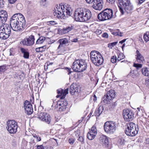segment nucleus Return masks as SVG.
<instances>
[{
  "label": "nucleus",
  "instance_id": "f257e3e1",
  "mask_svg": "<svg viewBox=\"0 0 149 149\" xmlns=\"http://www.w3.org/2000/svg\"><path fill=\"white\" fill-rule=\"evenodd\" d=\"M10 24L14 31H22L24 29L25 24L24 17L20 13L15 14L10 18Z\"/></svg>",
  "mask_w": 149,
  "mask_h": 149
},
{
  "label": "nucleus",
  "instance_id": "f03ea898",
  "mask_svg": "<svg viewBox=\"0 0 149 149\" xmlns=\"http://www.w3.org/2000/svg\"><path fill=\"white\" fill-rule=\"evenodd\" d=\"M70 6L67 4L61 3L56 7L57 10L54 13V16L59 19H65L72 14V9Z\"/></svg>",
  "mask_w": 149,
  "mask_h": 149
},
{
  "label": "nucleus",
  "instance_id": "7ed1b4c3",
  "mask_svg": "<svg viewBox=\"0 0 149 149\" xmlns=\"http://www.w3.org/2000/svg\"><path fill=\"white\" fill-rule=\"evenodd\" d=\"M75 20L81 22L88 20L91 17V13L90 10L83 8H79L75 10Z\"/></svg>",
  "mask_w": 149,
  "mask_h": 149
},
{
  "label": "nucleus",
  "instance_id": "20e7f679",
  "mask_svg": "<svg viewBox=\"0 0 149 149\" xmlns=\"http://www.w3.org/2000/svg\"><path fill=\"white\" fill-rule=\"evenodd\" d=\"M118 7L121 13L123 14L124 11L127 13H130L133 10V6L130 0H118Z\"/></svg>",
  "mask_w": 149,
  "mask_h": 149
},
{
  "label": "nucleus",
  "instance_id": "39448f33",
  "mask_svg": "<svg viewBox=\"0 0 149 149\" xmlns=\"http://www.w3.org/2000/svg\"><path fill=\"white\" fill-rule=\"evenodd\" d=\"M75 72H77V78L80 79L83 76L81 72L85 70L87 68V64L84 61L81 59L75 60Z\"/></svg>",
  "mask_w": 149,
  "mask_h": 149
},
{
  "label": "nucleus",
  "instance_id": "423d86ee",
  "mask_svg": "<svg viewBox=\"0 0 149 149\" xmlns=\"http://www.w3.org/2000/svg\"><path fill=\"white\" fill-rule=\"evenodd\" d=\"M0 26V38L3 39H7L10 36L11 32V26L7 24H1Z\"/></svg>",
  "mask_w": 149,
  "mask_h": 149
},
{
  "label": "nucleus",
  "instance_id": "0eeeda50",
  "mask_svg": "<svg viewBox=\"0 0 149 149\" xmlns=\"http://www.w3.org/2000/svg\"><path fill=\"white\" fill-rule=\"evenodd\" d=\"M90 58L92 62L97 66L101 65L103 62L102 55L97 51H92L90 53Z\"/></svg>",
  "mask_w": 149,
  "mask_h": 149
},
{
  "label": "nucleus",
  "instance_id": "6e6552de",
  "mask_svg": "<svg viewBox=\"0 0 149 149\" xmlns=\"http://www.w3.org/2000/svg\"><path fill=\"white\" fill-rule=\"evenodd\" d=\"M115 17L113 15L112 10L110 8L105 9L99 13L97 16L98 19L101 21L109 20Z\"/></svg>",
  "mask_w": 149,
  "mask_h": 149
},
{
  "label": "nucleus",
  "instance_id": "1a4fd4ad",
  "mask_svg": "<svg viewBox=\"0 0 149 149\" xmlns=\"http://www.w3.org/2000/svg\"><path fill=\"white\" fill-rule=\"evenodd\" d=\"M127 126L125 132L127 136H133L137 134L139 131L137 125L133 123L130 122L127 124Z\"/></svg>",
  "mask_w": 149,
  "mask_h": 149
},
{
  "label": "nucleus",
  "instance_id": "9d476101",
  "mask_svg": "<svg viewBox=\"0 0 149 149\" xmlns=\"http://www.w3.org/2000/svg\"><path fill=\"white\" fill-rule=\"evenodd\" d=\"M105 132L108 134H113L116 131V123L113 121H107L104 126Z\"/></svg>",
  "mask_w": 149,
  "mask_h": 149
},
{
  "label": "nucleus",
  "instance_id": "9b49d317",
  "mask_svg": "<svg viewBox=\"0 0 149 149\" xmlns=\"http://www.w3.org/2000/svg\"><path fill=\"white\" fill-rule=\"evenodd\" d=\"M68 88L65 90H63L62 95L60 97V101L58 103V104L60 107H59V111L65 110L66 109V106L68 104V103L66 100H65L64 99L65 96L68 93Z\"/></svg>",
  "mask_w": 149,
  "mask_h": 149
},
{
  "label": "nucleus",
  "instance_id": "f8f14e48",
  "mask_svg": "<svg viewBox=\"0 0 149 149\" xmlns=\"http://www.w3.org/2000/svg\"><path fill=\"white\" fill-rule=\"evenodd\" d=\"M6 129L10 134H15L17 131L18 127L17 123L14 120H8L7 122Z\"/></svg>",
  "mask_w": 149,
  "mask_h": 149
},
{
  "label": "nucleus",
  "instance_id": "ddd939ff",
  "mask_svg": "<svg viewBox=\"0 0 149 149\" xmlns=\"http://www.w3.org/2000/svg\"><path fill=\"white\" fill-rule=\"evenodd\" d=\"M123 114L124 119L127 121L132 120L134 118V112L128 109H124L123 111Z\"/></svg>",
  "mask_w": 149,
  "mask_h": 149
},
{
  "label": "nucleus",
  "instance_id": "4468645a",
  "mask_svg": "<svg viewBox=\"0 0 149 149\" xmlns=\"http://www.w3.org/2000/svg\"><path fill=\"white\" fill-rule=\"evenodd\" d=\"M24 106L25 112L30 115L33 112V109L31 104L29 102L26 100L24 103Z\"/></svg>",
  "mask_w": 149,
  "mask_h": 149
},
{
  "label": "nucleus",
  "instance_id": "2eb2a0df",
  "mask_svg": "<svg viewBox=\"0 0 149 149\" xmlns=\"http://www.w3.org/2000/svg\"><path fill=\"white\" fill-rule=\"evenodd\" d=\"M115 95V91L111 90L107 92L106 95L104 96V100H105L107 101L110 102L112 99L114 98Z\"/></svg>",
  "mask_w": 149,
  "mask_h": 149
},
{
  "label": "nucleus",
  "instance_id": "dca6fc26",
  "mask_svg": "<svg viewBox=\"0 0 149 149\" xmlns=\"http://www.w3.org/2000/svg\"><path fill=\"white\" fill-rule=\"evenodd\" d=\"M7 17V14L6 11L3 10L0 11V24L6 22Z\"/></svg>",
  "mask_w": 149,
  "mask_h": 149
},
{
  "label": "nucleus",
  "instance_id": "f3484780",
  "mask_svg": "<svg viewBox=\"0 0 149 149\" xmlns=\"http://www.w3.org/2000/svg\"><path fill=\"white\" fill-rule=\"evenodd\" d=\"M100 142L101 143L106 147H107L109 145V141L107 137L104 135H100L99 138Z\"/></svg>",
  "mask_w": 149,
  "mask_h": 149
},
{
  "label": "nucleus",
  "instance_id": "a211bd4d",
  "mask_svg": "<svg viewBox=\"0 0 149 149\" xmlns=\"http://www.w3.org/2000/svg\"><path fill=\"white\" fill-rule=\"evenodd\" d=\"M57 42L60 44L58 49L61 47H63L65 46L68 42V41L66 38L60 39L57 41Z\"/></svg>",
  "mask_w": 149,
  "mask_h": 149
},
{
  "label": "nucleus",
  "instance_id": "6ab92c4d",
  "mask_svg": "<svg viewBox=\"0 0 149 149\" xmlns=\"http://www.w3.org/2000/svg\"><path fill=\"white\" fill-rule=\"evenodd\" d=\"M104 109V107L102 106H98V107L96 109L94 114L96 116H99L102 113Z\"/></svg>",
  "mask_w": 149,
  "mask_h": 149
},
{
  "label": "nucleus",
  "instance_id": "aec40b11",
  "mask_svg": "<svg viewBox=\"0 0 149 149\" xmlns=\"http://www.w3.org/2000/svg\"><path fill=\"white\" fill-rule=\"evenodd\" d=\"M20 50L22 53L23 54V56L24 58L26 59L29 58V54L27 49L20 47Z\"/></svg>",
  "mask_w": 149,
  "mask_h": 149
},
{
  "label": "nucleus",
  "instance_id": "412c9836",
  "mask_svg": "<svg viewBox=\"0 0 149 149\" xmlns=\"http://www.w3.org/2000/svg\"><path fill=\"white\" fill-rule=\"evenodd\" d=\"M136 58L137 61L139 63L143 62L144 61V57L141 54L139 51L138 50H137L136 52Z\"/></svg>",
  "mask_w": 149,
  "mask_h": 149
},
{
  "label": "nucleus",
  "instance_id": "4be33fe9",
  "mask_svg": "<svg viewBox=\"0 0 149 149\" xmlns=\"http://www.w3.org/2000/svg\"><path fill=\"white\" fill-rule=\"evenodd\" d=\"M92 3L93 4L92 6V7L95 10H100L102 8L103 4H101L100 5L99 3H97L96 1H94Z\"/></svg>",
  "mask_w": 149,
  "mask_h": 149
},
{
  "label": "nucleus",
  "instance_id": "5701e85b",
  "mask_svg": "<svg viewBox=\"0 0 149 149\" xmlns=\"http://www.w3.org/2000/svg\"><path fill=\"white\" fill-rule=\"evenodd\" d=\"M28 42H29V46L33 45L34 43L35 39L34 36L31 35L28 38H26Z\"/></svg>",
  "mask_w": 149,
  "mask_h": 149
},
{
  "label": "nucleus",
  "instance_id": "b1692460",
  "mask_svg": "<svg viewBox=\"0 0 149 149\" xmlns=\"http://www.w3.org/2000/svg\"><path fill=\"white\" fill-rule=\"evenodd\" d=\"M142 74L146 76L149 77V69L146 67L143 68L141 69Z\"/></svg>",
  "mask_w": 149,
  "mask_h": 149
},
{
  "label": "nucleus",
  "instance_id": "393cba45",
  "mask_svg": "<svg viewBox=\"0 0 149 149\" xmlns=\"http://www.w3.org/2000/svg\"><path fill=\"white\" fill-rule=\"evenodd\" d=\"M45 117L43 121H45L47 123L49 124L51 122V117L49 115L46 113Z\"/></svg>",
  "mask_w": 149,
  "mask_h": 149
},
{
  "label": "nucleus",
  "instance_id": "a878e982",
  "mask_svg": "<svg viewBox=\"0 0 149 149\" xmlns=\"http://www.w3.org/2000/svg\"><path fill=\"white\" fill-rule=\"evenodd\" d=\"M45 40V37L41 36L37 40L36 44H40L42 43Z\"/></svg>",
  "mask_w": 149,
  "mask_h": 149
},
{
  "label": "nucleus",
  "instance_id": "bb28decb",
  "mask_svg": "<svg viewBox=\"0 0 149 149\" xmlns=\"http://www.w3.org/2000/svg\"><path fill=\"white\" fill-rule=\"evenodd\" d=\"M81 87L78 86L75 87V96L78 97L80 94Z\"/></svg>",
  "mask_w": 149,
  "mask_h": 149
},
{
  "label": "nucleus",
  "instance_id": "cd10ccee",
  "mask_svg": "<svg viewBox=\"0 0 149 149\" xmlns=\"http://www.w3.org/2000/svg\"><path fill=\"white\" fill-rule=\"evenodd\" d=\"M76 133L77 135L76 134L77 138H78V140L81 141L82 142L84 140V138L83 136H81L80 134V130H77L76 132Z\"/></svg>",
  "mask_w": 149,
  "mask_h": 149
},
{
  "label": "nucleus",
  "instance_id": "c85d7f7f",
  "mask_svg": "<svg viewBox=\"0 0 149 149\" xmlns=\"http://www.w3.org/2000/svg\"><path fill=\"white\" fill-rule=\"evenodd\" d=\"M95 134L89 132L87 134V136L88 138L90 140H92L94 139L96 136Z\"/></svg>",
  "mask_w": 149,
  "mask_h": 149
},
{
  "label": "nucleus",
  "instance_id": "c756f323",
  "mask_svg": "<svg viewBox=\"0 0 149 149\" xmlns=\"http://www.w3.org/2000/svg\"><path fill=\"white\" fill-rule=\"evenodd\" d=\"M29 43V42H28L26 38H25L24 39H22L20 43L22 45L24 46L25 45L27 46H29V43Z\"/></svg>",
  "mask_w": 149,
  "mask_h": 149
},
{
  "label": "nucleus",
  "instance_id": "7c9ffc66",
  "mask_svg": "<svg viewBox=\"0 0 149 149\" xmlns=\"http://www.w3.org/2000/svg\"><path fill=\"white\" fill-rule=\"evenodd\" d=\"M46 113H46L44 112L40 113L38 116V118H39L41 120L43 121L45 117V116H46Z\"/></svg>",
  "mask_w": 149,
  "mask_h": 149
},
{
  "label": "nucleus",
  "instance_id": "2f4dec72",
  "mask_svg": "<svg viewBox=\"0 0 149 149\" xmlns=\"http://www.w3.org/2000/svg\"><path fill=\"white\" fill-rule=\"evenodd\" d=\"M143 39L146 42L149 41V32H146L144 34Z\"/></svg>",
  "mask_w": 149,
  "mask_h": 149
},
{
  "label": "nucleus",
  "instance_id": "473e14b6",
  "mask_svg": "<svg viewBox=\"0 0 149 149\" xmlns=\"http://www.w3.org/2000/svg\"><path fill=\"white\" fill-rule=\"evenodd\" d=\"M70 93L72 95L74 94V83H73L70 86Z\"/></svg>",
  "mask_w": 149,
  "mask_h": 149
},
{
  "label": "nucleus",
  "instance_id": "72a5a7b5",
  "mask_svg": "<svg viewBox=\"0 0 149 149\" xmlns=\"http://www.w3.org/2000/svg\"><path fill=\"white\" fill-rule=\"evenodd\" d=\"M112 33L114 36H122V33L120 32L119 30L117 29L112 32Z\"/></svg>",
  "mask_w": 149,
  "mask_h": 149
},
{
  "label": "nucleus",
  "instance_id": "f704fd0d",
  "mask_svg": "<svg viewBox=\"0 0 149 149\" xmlns=\"http://www.w3.org/2000/svg\"><path fill=\"white\" fill-rule=\"evenodd\" d=\"M58 32L61 35L64 34L68 33L66 28H64L62 29H59L58 30Z\"/></svg>",
  "mask_w": 149,
  "mask_h": 149
},
{
  "label": "nucleus",
  "instance_id": "c9c22d12",
  "mask_svg": "<svg viewBox=\"0 0 149 149\" xmlns=\"http://www.w3.org/2000/svg\"><path fill=\"white\" fill-rule=\"evenodd\" d=\"M97 131V130L96 127L93 126L91 128V130H90L89 132L94 134H96Z\"/></svg>",
  "mask_w": 149,
  "mask_h": 149
},
{
  "label": "nucleus",
  "instance_id": "e433bc0d",
  "mask_svg": "<svg viewBox=\"0 0 149 149\" xmlns=\"http://www.w3.org/2000/svg\"><path fill=\"white\" fill-rule=\"evenodd\" d=\"M125 57V56L123 54L120 53L118 55L117 58L118 61H120L121 60L124 58Z\"/></svg>",
  "mask_w": 149,
  "mask_h": 149
},
{
  "label": "nucleus",
  "instance_id": "4c0bfd02",
  "mask_svg": "<svg viewBox=\"0 0 149 149\" xmlns=\"http://www.w3.org/2000/svg\"><path fill=\"white\" fill-rule=\"evenodd\" d=\"M118 43V42H115L111 43H109L108 45V47L110 48H112L116 45Z\"/></svg>",
  "mask_w": 149,
  "mask_h": 149
},
{
  "label": "nucleus",
  "instance_id": "58836bf2",
  "mask_svg": "<svg viewBox=\"0 0 149 149\" xmlns=\"http://www.w3.org/2000/svg\"><path fill=\"white\" fill-rule=\"evenodd\" d=\"M6 65L0 66V73H1L2 72H4L6 70Z\"/></svg>",
  "mask_w": 149,
  "mask_h": 149
},
{
  "label": "nucleus",
  "instance_id": "ea45409f",
  "mask_svg": "<svg viewBox=\"0 0 149 149\" xmlns=\"http://www.w3.org/2000/svg\"><path fill=\"white\" fill-rule=\"evenodd\" d=\"M63 89H61V88L57 90V93L58 94V95H57L56 97H59V96H61L62 95V92H63Z\"/></svg>",
  "mask_w": 149,
  "mask_h": 149
},
{
  "label": "nucleus",
  "instance_id": "a19ab883",
  "mask_svg": "<svg viewBox=\"0 0 149 149\" xmlns=\"http://www.w3.org/2000/svg\"><path fill=\"white\" fill-rule=\"evenodd\" d=\"M133 66L136 68L137 69H139V68H141L142 67V65L141 64L134 63Z\"/></svg>",
  "mask_w": 149,
  "mask_h": 149
},
{
  "label": "nucleus",
  "instance_id": "79ce46f5",
  "mask_svg": "<svg viewBox=\"0 0 149 149\" xmlns=\"http://www.w3.org/2000/svg\"><path fill=\"white\" fill-rule=\"evenodd\" d=\"M117 60V57L116 56H113L111 58V62L113 63H115Z\"/></svg>",
  "mask_w": 149,
  "mask_h": 149
},
{
  "label": "nucleus",
  "instance_id": "37998d69",
  "mask_svg": "<svg viewBox=\"0 0 149 149\" xmlns=\"http://www.w3.org/2000/svg\"><path fill=\"white\" fill-rule=\"evenodd\" d=\"M74 25H70L68 26H67L66 28L67 32H69V31L72 30L74 28Z\"/></svg>",
  "mask_w": 149,
  "mask_h": 149
},
{
  "label": "nucleus",
  "instance_id": "c03bdc74",
  "mask_svg": "<svg viewBox=\"0 0 149 149\" xmlns=\"http://www.w3.org/2000/svg\"><path fill=\"white\" fill-rule=\"evenodd\" d=\"M40 4L42 6H45L47 5L46 0H41Z\"/></svg>",
  "mask_w": 149,
  "mask_h": 149
},
{
  "label": "nucleus",
  "instance_id": "a18cd8bd",
  "mask_svg": "<svg viewBox=\"0 0 149 149\" xmlns=\"http://www.w3.org/2000/svg\"><path fill=\"white\" fill-rule=\"evenodd\" d=\"M145 84L148 86L149 87V78H147L145 80Z\"/></svg>",
  "mask_w": 149,
  "mask_h": 149
},
{
  "label": "nucleus",
  "instance_id": "49530a36",
  "mask_svg": "<svg viewBox=\"0 0 149 149\" xmlns=\"http://www.w3.org/2000/svg\"><path fill=\"white\" fill-rule=\"evenodd\" d=\"M40 48H41V50H40L41 52H42L45 51V49L46 48V46L45 45L42 47H40Z\"/></svg>",
  "mask_w": 149,
  "mask_h": 149
},
{
  "label": "nucleus",
  "instance_id": "de8ad7c7",
  "mask_svg": "<svg viewBox=\"0 0 149 149\" xmlns=\"http://www.w3.org/2000/svg\"><path fill=\"white\" fill-rule=\"evenodd\" d=\"M110 4H113L115 2L116 0H106Z\"/></svg>",
  "mask_w": 149,
  "mask_h": 149
},
{
  "label": "nucleus",
  "instance_id": "09e8293b",
  "mask_svg": "<svg viewBox=\"0 0 149 149\" xmlns=\"http://www.w3.org/2000/svg\"><path fill=\"white\" fill-rule=\"evenodd\" d=\"M17 8L19 10H21L22 8V5L21 4H18L17 5Z\"/></svg>",
  "mask_w": 149,
  "mask_h": 149
},
{
  "label": "nucleus",
  "instance_id": "8fccbe9b",
  "mask_svg": "<svg viewBox=\"0 0 149 149\" xmlns=\"http://www.w3.org/2000/svg\"><path fill=\"white\" fill-rule=\"evenodd\" d=\"M102 31L101 30H97L95 31V33L97 35H100L102 33Z\"/></svg>",
  "mask_w": 149,
  "mask_h": 149
},
{
  "label": "nucleus",
  "instance_id": "3c124183",
  "mask_svg": "<svg viewBox=\"0 0 149 149\" xmlns=\"http://www.w3.org/2000/svg\"><path fill=\"white\" fill-rule=\"evenodd\" d=\"M94 1H96L97 3H99L100 5L101 4H103V3L102 0H94Z\"/></svg>",
  "mask_w": 149,
  "mask_h": 149
},
{
  "label": "nucleus",
  "instance_id": "603ef678",
  "mask_svg": "<svg viewBox=\"0 0 149 149\" xmlns=\"http://www.w3.org/2000/svg\"><path fill=\"white\" fill-rule=\"evenodd\" d=\"M5 2L4 1H0V7L2 8L4 7Z\"/></svg>",
  "mask_w": 149,
  "mask_h": 149
},
{
  "label": "nucleus",
  "instance_id": "864d4df0",
  "mask_svg": "<svg viewBox=\"0 0 149 149\" xmlns=\"http://www.w3.org/2000/svg\"><path fill=\"white\" fill-rule=\"evenodd\" d=\"M65 69L68 72V74H70L71 72L72 71H70V69H71L70 68H68V67H66V68H65Z\"/></svg>",
  "mask_w": 149,
  "mask_h": 149
},
{
  "label": "nucleus",
  "instance_id": "5fc2aeb1",
  "mask_svg": "<svg viewBox=\"0 0 149 149\" xmlns=\"http://www.w3.org/2000/svg\"><path fill=\"white\" fill-rule=\"evenodd\" d=\"M102 36L103 37L105 38H107L108 36L107 33H103Z\"/></svg>",
  "mask_w": 149,
  "mask_h": 149
},
{
  "label": "nucleus",
  "instance_id": "6e6d98bb",
  "mask_svg": "<svg viewBox=\"0 0 149 149\" xmlns=\"http://www.w3.org/2000/svg\"><path fill=\"white\" fill-rule=\"evenodd\" d=\"M37 149H44V148L42 145H41L38 146H37Z\"/></svg>",
  "mask_w": 149,
  "mask_h": 149
},
{
  "label": "nucleus",
  "instance_id": "4d7b16f0",
  "mask_svg": "<svg viewBox=\"0 0 149 149\" xmlns=\"http://www.w3.org/2000/svg\"><path fill=\"white\" fill-rule=\"evenodd\" d=\"M9 3L10 4H13L15 3L17 0H8Z\"/></svg>",
  "mask_w": 149,
  "mask_h": 149
},
{
  "label": "nucleus",
  "instance_id": "13d9d810",
  "mask_svg": "<svg viewBox=\"0 0 149 149\" xmlns=\"http://www.w3.org/2000/svg\"><path fill=\"white\" fill-rule=\"evenodd\" d=\"M86 2L88 3H92L94 0H86Z\"/></svg>",
  "mask_w": 149,
  "mask_h": 149
},
{
  "label": "nucleus",
  "instance_id": "bf43d9fd",
  "mask_svg": "<svg viewBox=\"0 0 149 149\" xmlns=\"http://www.w3.org/2000/svg\"><path fill=\"white\" fill-rule=\"evenodd\" d=\"M138 4H141L143 3L146 0H138Z\"/></svg>",
  "mask_w": 149,
  "mask_h": 149
},
{
  "label": "nucleus",
  "instance_id": "052dcab7",
  "mask_svg": "<svg viewBox=\"0 0 149 149\" xmlns=\"http://www.w3.org/2000/svg\"><path fill=\"white\" fill-rule=\"evenodd\" d=\"M41 48H40L39 47L36 49L35 51L36 52H41L40 50H41Z\"/></svg>",
  "mask_w": 149,
  "mask_h": 149
},
{
  "label": "nucleus",
  "instance_id": "680f3d73",
  "mask_svg": "<svg viewBox=\"0 0 149 149\" xmlns=\"http://www.w3.org/2000/svg\"><path fill=\"white\" fill-rule=\"evenodd\" d=\"M69 142L70 144H72L74 143V140H71L70 139L69 140Z\"/></svg>",
  "mask_w": 149,
  "mask_h": 149
},
{
  "label": "nucleus",
  "instance_id": "e2e57ef3",
  "mask_svg": "<svg viewBox=\"0 0 149 149\" xmlns=\"http://www.w3.org/2000/svg\"><path fill=\"white\" fill-rule=\"evenodd\" d=\"M48 22L50 24H51L52 25H54L55 24V22L54 21H50L49 22Z\"/></svg>",
  "mask_w": 149,
  "mask_h": 149
},
{
  "label": "nucleus",
  "instance_id": "0e129e2a",
  "mask_svg": "<svg viewBox=\"0 0 149 149\" xmlns=\"http://www.w3.org/2000/svg\"><path fill=\"white\" fill-rule=\"evenodd\" d=\"M36 140L37 141H39L41 140V138L39 136H38L36 137Z\"/></svg>",
  "mask_w": 149,
  "mask_h": 149
},
{
  "label": "nucleus",
  "instance_id": "69168bd1",
  "mask_svg": "<svg viewBox=\"0 0 149 149\" xmlns=\"http://www.w3.org/2000/svg\"><path fill=\"white\" fill-rule=\"evenodd\" d=\"M82 121V119H81L78 120V122L76 123V124H77V126H78L79 123H80Z\"/></svg>",
  "mask_w": 149,
  "mask_h": 149
},
{
  "label": "nucleus",
  "instance_id": "338daca9",
  "mask_svg": "<svg viewBox=\"0 0 149 149\" xmlns=\"http://www.w3.org/2000/svg\"><path fill=\"white\" fill-rule=\"evenodd\" d=\"M93 100L94 101H95L97 100V97L95 95H93Z\"/></svg>",
  "mask_w": 149,
  "mask_h": 149
},
{
  "label": "nucleus",
  "instance_id": "774afa93",
  "mask_svg": "<svg viewBox=\"0 0 149 149\" xmlns=\"http://www.w3.org/2000/svg\"><path fill=\"white\" fill-rule=\"evenodd\" d=\"M137 109L138 110V111L137 112V114H138V112L140 111V108L139 107H138L137 108Z\"/></svg>",
  "mask_w": 149,
  "mask_h": 149
}]
</instances>
